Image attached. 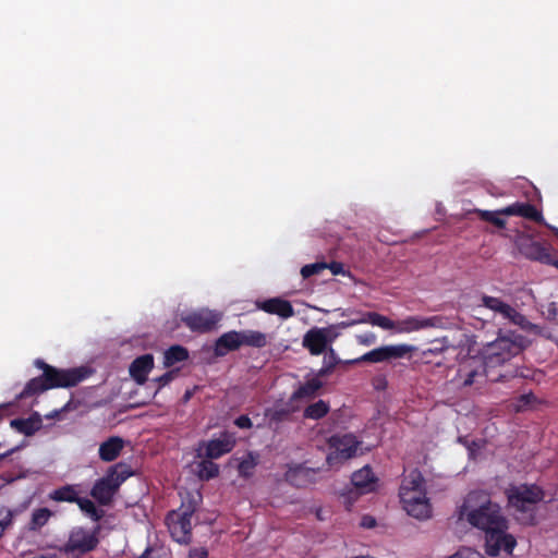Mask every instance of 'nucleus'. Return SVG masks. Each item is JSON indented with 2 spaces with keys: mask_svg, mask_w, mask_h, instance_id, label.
Wrapping results in <instances>:
<instances>
[{
  "mask_svg": "<svg viewBox=\"0 0 558 558\" xmlns=\"http://www.w3.org/2000/svg\"><path fill=\"white\" fill-rule=\"evenodd\" d=\"M458 521H465L484 533L485 553L497 557L501 553L512 555L517 539L508 533L509 521L501 507L483 490H472L456 511Z\"/></svg>",
  "mask_w": 558,
  "mask_h": 558,
  "instance_id": "f257e3e1",
  "label": "nucleus"
},
{
  "mask_svg": "<svg viewBox=\"0 0 558 558\" xmlns=\"http://www.w3.org/2000/svg\"><path fill=\"white\" fill-rule=\"evenodd\" d=\"M522 350V345L506 337H500L496 341L488 344L483 356H468L462 360L458 368V377L462 380L463 386H471L477 377L485 376L493 381H505L510 377H525L523 373H519L518 368L506 371L492 377V371L498 366H504L511 357L518 355Z\"/></svg>",
  "mask_w": 558,
  "mask_h": 558,
  "instance_id": "f03ea898",
  "label": "nucleus"
},
{
  "mask_svg": "<svg viewBox=\"0 0 558 558\" xmlns=\"http://www.w3.org/2000/svg\"><path fill=\"white\" fill-rule=\"evenodd\" d=\"M34 365L41 369L43 374L26 383L23 390L15 398L17 401L39 396L50 389L74 387L92 374V371L86 366L58 368L41 359H36Z\"/></svg>",
  "mask_w": 558,
  "mask_h": 558,
  "instance_id": "7ed1b4c3",
  "label": "nucleus"
},
{
  "mask_svg": "<svg viewBox=\"0 0 558 558\" xmlns=\"http://www.w3.org/2000/svg\"><path fill=\"white\" fill-rule=\"evenodd\" d=\"M424 484L422 473L417 469H413L403 476L399 489V497L404 510L416 519H427L432 512Z\"/></svg>",
  "mask_w": 558,
  "mask_h": 558,
  "instance_id": "20e7f679",
  "label": "nucleus"
},
{
  "mask_svg": "<svg viewBox=\"0 0 558 558\" xmlns=\"http://www.w3.org/2000/svg\"><path fill=\"white\" fill-rule=\"evenodd\" d=\"M371 324L385 330H396L399 333H409L427 328H445L446 322L442 316L420 317L409 316L404 319L393 322L387 316L376 312H366L363 318L355 319L348 325Z\"/></svg>",
  "mask_w": 558,
  "mask_h": 558,
  "instance_id": "39448f33",
  "label": "nucleus"
},
{
  "mask_svg": "<svg viewBox=\"0 0 558 558\" xmlns=\"http://www.w3.org/2000/svg\"><path fill=\"white\" fill-rule=\"evenodd\" d=\"M133 474L131 466L119 462L111 465L105 476L98 478L90 489V496L101 506H109L120 486Z\"/></svg>",
  "mask_w": 558,
  "mask_h": 558,
  "instance_id": "423d86ee",
  "label": "nucleus"
},
{
  "mask_svg": "<svg viewBox=\"0 0 558 558\" xmlns=\"http://www.w3.org/2000/svg\"><path fill=\"white\" fill-rule=\"evenodd\" d=\"M99 533V525L93 529L74 526L70 530L68 541L63 544L60 550L65 555L83 557L98 547Z\"/></svg>",
  "mask_w": 558,
  "mask_h": 558,
  "instance_id": "0eeeda50",
  "label": "nucleus"
},
{
  "mask_svg": "<svg viewBox=\"0 0 558 558\" xmlns=\"http://www.w3.org/2000/svg\"><path fill=\"white\" fill-rule=\"evenodd\" d=\"M509 507L525 513L544 499V490L535 484L510 485L505 492Z\"/></svg>",
  "mask_w": 558,
  "mask_h": 558,
  "instance_id": "6e6552de",
  "label": "nucleus"
},
{
  "mask_svg": "<svg viewBox=\"0 0 558 558\" xmlns=\"http://www.w3.org/2000/svg\"><path fill=\"white\" fill-rule=\"evenodd\" d=\"M481 305L492 312L501 315L504 319L509 320L525 330H531L536 326L530 323L526 317L518 312L510 304L504 302L500 298L483 294L481 296Z\"/></svg>",
  "mask_w": 558,
  "mask_h": 558,
  "instance_id": "1a4fd4ad",
  "label": "nucleus"
},
{
  "mask_svg": "<svg viewBox=\"0 0 558 558\" xmlns=\"http://www.w3.org/2000/svg\"><path fill=\"white\" fill-rule=\"evenodd\" d=\"M328 444L332 449L327 456V462L330 466L354 457L360 446V441L352 434L333 435L329 438Z\"/></svg>",
  "mask_w": 558,
  "mask_h": 558,
  "instance_id": "9d476101",
  "label": "nucleus"
},
{
  "mask_svg": "<svg viewBox=\"0 0 558 558\" xmlns=\"http://www.w3.org/2000/svg\"><path fill=\"white\" fill-rule=\"evenodd\" d=\"M235 445V434L223 430L217 438L199 442L197 456L207 459H219L222 456L231 452Z\"/></svg>",
  "mask_w": 558,
  "mask_h": 558,
  "instance_id": "9b49d317",
  "label": "nucleus"
},
{
  "mask_svg": "<svg viewBox=\"0 0 558 558\" xmlns=\"http://www.w3.org/2000/svg\"><path fill=\"white\" fill-rule=\"evenodd\" d=\"M413 349L414 348L412 345L407 343L383 345L366 352L361 357L351 361V363H381L391 360L403 359L409 356Z\"/></svg>",
  "mask_w": 558,
  "mask_h": 558,
  "instance_id": "f8f14e48",
  "label": "nucleus"
},
{
  "mask_svg": "<svg viewBox=\"0 0 558 558\" xmlns=\"http://www.w3.org/2000/svg\"><path fill=\"white\" fill-rule=\"evenodd\" d=\"M221 315L215 311L202 308L182 315L181 322L194 332L205 333L216 328Z\"/></svg>",
  "mask_w": 558,
  "mask_h": 558,
  "instance_id": "ddd939ff",
  "label": "nucleus"
},
{
  "mask_svg": "<svg viewBox=\"0 0 558 558\" xmlns=\"http://www.w3.org/2000/svg\"><path fill=\"white\" fill-rule=\"evenodd\" d=\"M191 519L174 511L167 514L166 523L171 537L180 544H189L192 538Z\"/></svg>",
  "mask_w": 558,
  "mask_h": 558,
  "instance_id": "4468645a",
  "label": "nucleus"
},
{
  "mask_svg": "<svg viewBox=\"0 0 558 558\" xmlns=\"http://www.w3.org/2000/svg\"><path fill=\"white\" fill-rule=\"evenodd\" d=\"M328 329L313 327L303 336L302 345L308 350L312 355H319L327 350L330 342Z\"/></svg>",
  "mask_w": 558,
  "mask_h": 558,
  "instance_id": "2eb2a0df",
  "label": "nucleus"
},
{
  "mask_svg": "<svg viewBox=\"0 0 558 558\" xmlns=\"http://www.w3.org/2000/svg\"><path fill=\"white\" fill-rule=\"evenodd\" d=\"M499 213L505 216H519L525 219L532 220L537 223H542L544 218L536 207L529 203L515 202L505 208L499 209Z\"/></svg>",
  "mask_w": 558,
  "mask_h": 558,
  "instance_id": "dca6fc26",
  "label": "nucleus"
},
{
  "mask_svg": "<svg viewBox=\"0 0 558 558\" xmlns=\"http://www.w3.org/2000/svg\"><path fill=\"white\" fill-rule=\"evenodd\" d=\"M257 306L262 311L268 314L278 315L282 319H288L294 316L295 314L292 304L289 301L280 298H271L265 300L263 302L257 303Z\"/></svg>",
  "mask_w": 558,
  "mask_h": 558,
  "instance_id": "f3484780",
  "label": "nucleus"
},
{
  "mask_svg": "<svg viewBox=\"0 0 558 558\" xmlns=\"http://www.w3.org/2000/svg\"><path fill=\"white\" fill-rule=\"evenodd\" d=\"M351 483L356 488L357 493L362 495L376 489L377 478L373 470L368 465H365L352 474Z\"/></svg>",
  "mask_w": 558,
  "mask_h": 558,
  "instance_id": "a211bd4d",
  "label": "nucleus"
},
{
  "mask_svg": "<svg viewBox=\"0 0 558 558\" xmlns=\"http://www.w3.org/2000/svg\"><path fill=\"white\" fill-rule=\"evenodd\" d=\"M242 347L240 331L231 330L222 333L214 345L215 356L221 357L227 355L231 351L239 350Z\"/></svg>",
  "mask_w": 558,
  "mask_h": 558,
  "instance_id": "6ab92c4d",
  "label": "nucleus"
},
{
  "mask_svg": "<svg viewBox=\"0 0 558 558\" xmlns=\"http://www.w3.org/2000/svg\"><path fill=\"white\" fill-rule=\"evenodd\" d=\"M154 367V356L144 354L136 357L130 365V375L138 384L143 385L147 380L149 372Z\"/></svg>",
  "mask_w": 558,
  "mask_h": 558,
  "instance_id": "aec40b11",
  "label": "nucleus"
},
{
  "mask_svg": "<svg viewBox=\"0 0 558 558\" xmlns=\"http://www.w3.org/2000/svg\"><path fill=\"white\" fill-rule=\"evenodd\" d=\"M521 252L526 258L531 260L539 262L545 265L550 262V247L542 244L541 242L530 241L524 243L521 245Z\"/></svg>",
  "mask_w": 558,
  "mask_h": 558,
  "instance_id": "412c9836",
  "label": "nucleus"
},
{
  "mask_svg": "<svg viewBox=\"0 0 558 558\" xmlns=\"http://www.w3.org/2000/svg\"><path fill=\"white\" fill-rule=\"evenodd\" d=\"M124 441L119 436H111L99 446V458L105 462L114 461L121 453Z\"/></svg>",
  "mask_w": 558,
  "mask_h": 558,
  "instance_id": "4be33fe9",
  "label": "nucleus"
},
{
  "mask_svg": "<svg viewBox=\"0 0 558 558\" xmlns=\"http://www.w3.org/2000/svg\"><path fill=\"white\" fill-rule=\"evenodd\" d=\"M323 386L324 383L319 378L308 379L293 391L290 397V402L315 398Z\"/></svg>",
  "mask_w": 558,
  "mask_h": 558,
  "instance_id": "5701e85b",
  "label": "nucleus"
},
{
  "mask_svg": "<svg viewBox=\"0 0 558 558\" xmlns=\"http://www.w3.org/2000/svg\"><path fill=\"white\" fill-rule=\"evenodd\" d=\"M78 498V492L74 485H64L49 494V499L58 502H73Z\"/></svg>",
  "mask_w": 558,
  "mask_h": 558,
  "instance_id": "b1692460",
  "label": "nucleus"
},
{
  "mask_svg": "<svg viewBox=\"0 0 558 558\" xmlns=\"http://www.w3.org/2000/svg\"><path fill=\"white\" fill-rule=\"evenodd\" d=\"M240 337L242 345L260 349L267 344V336L258 330H242Z\"/></svg>",
  "mask_w": 558,
  "mask_h": 558,
  "instance_id": "393cba45",
  "label": "nucleus"
},
{
  "mask_svg": "<svg viewBox=\"0 0 558 558\" xmlns=\"http://www.w3.org/2000/svg\"><path fill=\"white\" fill-rule=\"evenodd\" d=\"M258 462L259 454L254 451H248L246 456L241 459L238 465L239 475L244 478L251 477Z\"/></svg>",
  "mask_w": 558,
  "mask_h": 558,
  "instance_id": "a878e982",
  "label": "nucleus"
},
{
  "mask_svg": "<svg viewBox=\"0 0 558 558\" xmlns=\"http://www.w3.org/2000/svg\"><path fill=\"white\" fill-rule=\"evenodd\" d=\"M189 359V351L186 348L175 344L171 345L166 350L163 355V364L166 367H170L175 363L183 362Z\"/></svg>",
  "mask_w": 558,
  "mask_h": 558,
  "instance_id": "bb28decb",
  "label": "nucleus"
},
{
  "mask_svg": "<svg viewBox=\"0 0 558 558\" xmlns=\"http://www.w3.org/2000/svg\"><path fill=\"white\" fill-rule=\"evenodd\" d=\"M330 410V405L325 400H318L314 403H311L304 409L303 416L304 418L310 420H320L325 417Z\"/></svg>",
  "mask_w": 558,
  "mask_h": 558,
  "instance_id": "cd10ccee",
  "label": "nucleus"
},
{
  "mask_svg": "<svg viewBox=\"0 0 558 558\" xmlns=\"http://www.w3.org/2000/svg\"><path fill=\"white\" fill-rule=\"evenodd\" d=\"M53 512L48 508L35 509L32 513L29 530L37 531L47 524Z\"/></svg>",
  "mask_w": 558,
  "mask_h": 558,
  "instance_id": "c85d7f7f",
  "label": "nucleus"
},
{
  "mask_svg": "<svg viewBox=\"0 0 558 558\" xmlns=\"http://www.w3.org/2000/svg\"><path fill=\"white\" fill-rule=\"evenodd\" d=\"M78 508L85 512L92 520L98 522L102 519L104 517V511L98 509L95 504L88 499V498H84V497H80L77 498L76 502H75Z\"/></svg>",
  "mask_w": 558,
  "mask_h": 558,
  "instance_id": "c756f323",
  "label": "nucleus"
},
{
  "mask_svg": "<svg viewBox=\"0 0 558 558\" xmlns=\"http://www.w3.org/2000/svg\"><path fill=\"white\" fill-rule=\"evenodd\" d=\"M474 213L477 215V217L481 220L489 222L499 229H504L506 227V220L500 217L502 215H501V213H499V210L490 211V210L475 209Z\"/></svg>",
  "mask_w": 558,
  "mask_h": 558,
  "instance_id": "7c9ffc66",
  "label": "nucleus"
},
{
  "mask_svg": "<svg viewBox=\"0 0 558 558\" xmlns=\"http://www.w3.org/2000/svg\"><path fill=\"white\" fill-rule=\"evenodd\" d=\"M213 459L205 458L198 464L199 466V477L202 480H211L219 475V465L211 461Z\"/></svg>",
  "mask_w": 558,
  "mask_h": 558,
  "instance_id": "2f4dec72",
  "label": "nucleus"
},
{
  "mask_svg": "<svg viewBox=\"0 0 558 558\" xmlns=\"http://www.w3.org/2000/svg\"><path fill=\"white\" fill-rule=\"evenodd\" d=\"M198 506V500L193 495H187L186 498L182 500L181 507L178 510H173L181 515H185L192 518L195 513Z\"/></svg>",
  "mask_w": 558,
  "mask_h": 558,
  "instance_id": "473e14b6",
  "label": "nucleus"
},
{
  "mask_svg": "<svg viewBox=\"0 0 558 558\" xmlns=\"http://www.w3.org/2000/svg\"><path fill=\"white\" fill-rule=\"evenodd\" d=\"M328 359H332V362H328L327 365L324 364V366L317 372V375L315 378H322L326 377L329 374L332 373L336 365L339 363V360L337 359L336 352L332 348H329L328 352L326 353L324 357V363H327Z\"/></svg>",
  "mask_w": 558,
  "mask_h": 558,
  "instance_id": "72a5a7b5",
  "label": "nucleus"
},
{
  "mask_svg": "<svg viewBox=\"0 0 558 558\" xmlns=\"http://www.w3.org/2000/svg\"><path fill=\"white\" fill-rule=\"evenodd\" d=\"M11 426L20 433L31 436L35 433L36 427L31 418H15L11 421Z\"/></svg>",
  "mask_w": 558,
  "mask_h": 558,
  "instance_id": "f704fd0d",
  "label": "nucleus"
},
{
  "mask_svg": "<svg viewBox=\"0 0 558 558\" xmlns=\"http://www.w3.org/2000/svg\"><path fill=\"white\" fill-rule=\"evenodd\" d=\"M535 401L536 397L532 392L523 393L515 399L513 403L514 411L522 412L526 410Z\"/></svg>",
  "mask_w": 558,
  "mask_h": 558,
  "instance_id": "c9c22d12",
  "label": "nucleus"
},
{
  "mask_svg": "<svg viewBox=\"0 0 558 558\" xmlns=\"http://www.w3.org/2000/svg\"><path fill=\"white\" fill-rule=\"evenodd\" d=\"M326 268H327V263H324V262L307 264L301 268V276L303 277V279H308L310 277H312L314 275L320 274Z\"/></svg>",
  "mask_w": 558,
  "mask_h": 558,
  "instance_id": "e433bc0d",
  "label": "nucleus"
},
{
  "mask_svg": "<svg viewBox=\"0 0 558 558\" xmlns=\"http://www.w3.org/2000/svg\"><path fill=\"white\" fill-rule=\"evenodd\" d=\"M138 558H169V551L162 546H148Z\"/></svg>",
  "mask_w": 558,
  "mask_h": 558,
  "instance_id": "4c0bfd02",
  "label": "nucleus"
},
{
  "mask_svg": "<svg viewBox=\"0 0 558 558\" xmlns=\"http://www.w3.org/2000/svg\"><path fill=\"white\" fill-rule=\"evenodd\" d=\"M14 513L10 509L0 510V538L3 536L5 530L13 524Z\"/></svg>",
  "mask_w": 558,
  "mask_h": 558,
  "instance_id": "58836bf2",
  "label": "nucleus"
},
{
  "mask_svg": "<svg viewBox=\"0 0 558 558\" xmlns=\"http://www.w3.org/2000/svg\"><path fill=\"white\" fill-rule=\"evenodd\" d=\"M175 376L174 371H168L161 376L154 379L155 383H157V389L156 392H158L162 387L167 386L169 383L173 380Z\"/></svg>",
  "mask_w": 558,
  "mask_h": 558,
  "instance_id": "ea45409f",
  "label": "nucleus"
},
{
  "mask_svg": "<svg viewBox=\"0 0 558 558\" xmlns=\"http://www.w3.org/2000/svg\"><path fill=\"white\" fill-rule=\"evenodd\" d=\"M78 405H80L78 401H75L74 399H70L60 410L53 411V413L51 415H48L47 417H49V418L58 417L60 415V413L77 410Z\"/></svg>",
  "mask_w": 558,
  "mask_h": 558,
  "instance_id": "a19ab883",
  "label": "nucleus"
},
{
  "mask_svg": "<svg viewBox=\"0 0 558 558\" xmlns=\"http://www.w3.org/2000/svg\"><path fill=\"white\" fill-rule=\"evenodd\" d=\"M377 337L374 332L367 331L356 336V341L362 345H372L376 342Z\"/></svg>",
  "mask_w": 558,
  "mask_h": 558,
  "instance_id": "79ce46f5",
  "label": "nucleus"
},
{
  "mask_svg": "<svg viewBox=\"0 0 558 558\" xmlns=\"http://www.w3.org/2000/svg\"><path fill=\"white\" fill-rule=\"evenodd\" d=\"M234 424L242 429H247L253 426L252 420L247 415H240L234 420Z\"/></svg>",
  "mask_w": 558,
  "mask_h": 558,
  "instance_id": "37998d69",
  "label": "nucleus"
},
{
  "mask_svg": "<svg viewBox=\"0 0 558 558\" xmlns=\"http://www.w3.org/2000/svg\"><path fill=\"white\" fill-rule=\"evenodd\" d=\"M208 551L204 547H194L190 549L189 558H207Z\"/></svg>",
  "mask_w": 558,
  "mask_h": 558,
  "instance_id": "c03bdc74",
  "label": "nucleus"
},
{
  "mask_svg": "<svg viewBox=\"0 0 558 558\" xmlns=\"http://www.w3.org/2000/svg\"><path fill=\"white\" fill-rule=\"evenodd\" d=\"M327 268H329L332 275H340L344 272L343 265L338 262H332L329 265L327 264Z\"/></svg>",
  "mask_w": 558,
  "mask_h": 558,
  "instance_id": "a18cd8bd",
  "label": "nucleus"
},
{
  "mask_svg": "<svg viewBox=\"0 0 558 558\" xmlns=\"http://www.w3.org/2000/svg\"><path fill=\"white\" fill-rule=\"evenodd\" d=\"M376 525V520L373 517L365 515L362 519V526L371 529Z\"/></svg>",
  "mask_w": 558,
  "mask_h": 558,
  "instance_id": "49530a36",
  "label": "nucleus"
},
{
  "mask_svg": "<svg viewBox=\"0 0 558 558\" xmlns=\"http://www.w3.org/2000/svg\"><path fill=\"white\" fill-rule=\"evenodd\" d=\"M289 415V411L288 410H276L272 414V420H276V421H281L283 420L284 417H287Z\"/></svg>",
  "mask_w": 558,
  "mask_h": 558,
  "instance_id": "de8ad7c7",
  "label": "nucleus"
},
{
  "mask_svg": "<svg viewBox=\"0 0 558 558\" xmlns=\"http://www.w3.org/2000/svg\"><path fill=\"white\" fill-rule=\"evenodd\" d=\"M547 265L554 266L558 270V257H555L553 254L550 256V262Z\"/></svg>",
  "mask_w": 558,
  "mask_h": 558,
  "instance_id": "09e8293b",
  "label": "nucleus"
},
{
  "mask_svg": "<svg viewBox=\"0 0 558 558\" xmlns=\"http://www.w3.org/2000/svg\"><path fill=\"white\" fill-rule=\"evenodd\" d=\"M364 314L365 313H362L360 316H355V318H353V320L363 318ZM351 322H352V319L350 320V323ZM348 324H349V322L348 323H342L343 326H349Z\"/></svg>",
  "mask_w": 558,
  "mask_h": 558,
  "instance_id": "8fccbe9b",
  "label": "nucleus"
},
{
  "mask_svg": "<svg viewBox=\"0 0 558 558\" xmlns=\"http://www.w3.org/2000/svg\"><path fill=\"white\" fill-rule=\"evenodd\" d=\"M11 452H12V451H8V452H5V453H1V454H0V461H1L2 459H4L5 457H8Z\"/></svg>",
  "mask_w": 558,
  "mask_h": 558,
  "instance_id": "3c124183",
  "label": "nucleus"
},
{
  "mask_svg": "<svg viewBox=\"0 0 558 558\" xmlns=\"http://www.w3.org/2000/svg\"><path fill=\"white\" fill-rule=\"evenodd\" d=\"M550 229L553 233L558 238V228L551 227Z\"/></svg>",
  "mask_w": 558,
  "mask_h": 558,
  "instance_id": "603ef678",
  "label": "nucleus"
},
{
  "mask_svg": "<svg viewBox=\"0 0 558 558\" xmlns=\"http://www.w3.org/2000/svg\"><path fill=\"white\" fill-rule=\"evenodd\" d=\"M191 397V392L190 391H186L184 398L187 400L189 398Z\"/></svg>",
  "mask_w": 558,
  "mask_h": 558,
  "instance_id": "864d4df0",
  "label": "nucleus"
},
{
  "mask_svg": "<svg viewBox=\"0 0 558 558\" xmlns=\"http://www.w3.org/2000/svg\"><path fill=\"white\" fill-rule=\"evenodd\" d=\"M327 362H332V359H328ZM325 365H327L328 363H324Z\"/></svg>",
  "mask_w": 558,
  "mask_h": 558,
  "instance_id": "5fc2aeb1",
  "label": "nucleus"
}]
</instances>
